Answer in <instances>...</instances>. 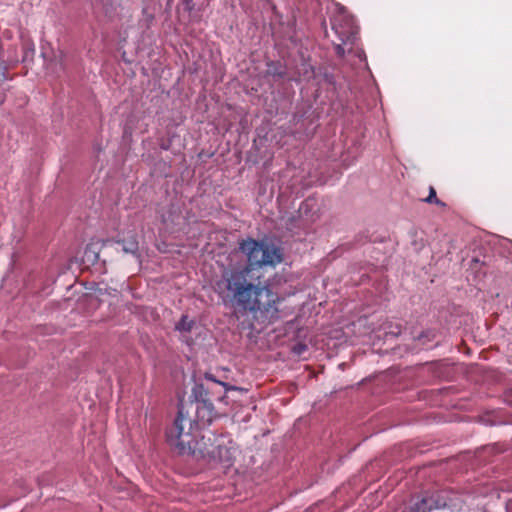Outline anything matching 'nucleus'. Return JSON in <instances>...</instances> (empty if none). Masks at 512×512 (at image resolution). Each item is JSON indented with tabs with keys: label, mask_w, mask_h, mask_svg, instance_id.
Here are the masks:
<instances>
[{
	"label": "nucleus",
	"mask_w": 512,
	"mask_h": 512,
	"mask_svg": "<svg viewBox=\"0 0 512 512\" xmlns=\"http://www.w3.org/2000/svg\"><path fill=\"white\" fill-rule=\"evenodd\" d=\"M252 259L247 258L249 265L241 270L231 271L225 279L226 296L228 302L235 310L251 312L253 319L260 325L267 326L282 318L279 308L283 301L267 287L254 283L250 274L253 272ZM259 267L275 266L285 262L286 258H254Z\"/></svg>",
	"instance_id": "f257e3e1"
},
{
	"label": "nucleus",
	"mask_w": 512,
	"mask_h": 512,
	"mask_svg": "<svg viewBox=\"0 0 512 512\" xmlns=\"http://www.w3.org/2000/svg\"><path fill=\"white\" fill-rule=\"evenodd\" d=\"M183 401L178 404V412L172 425L166 429V442L181 456H192L196 460L222 463L230 466L233 451L226 445L227 436L216 434L210 429L202 430L206 424L193 421L189 412L185 413Z\"/></svg>",
	"instance_id": "f03ea898"
},
{
	"label": "nucleus",
	"mask_w": 512,
	"mask_h": 512,
	"mask_svg": "<svg viewBox=\"0 0 512 512\" xmlns=\"http://www.w3.org/2000/svg\"><path fill=\"white\" fill-rule=\"evenodd\" d=\"M208 383H195L191 390L190 407L195 406V417L193 421L210 424L219 416L215 403H223L228 405L227 392L230 390H238L239 388L228 383L215 379L213 375H206Z\"/></svg>",
	"instance_id": "7ed1b4c3"
},
{
	"label": "nucleus",
	"mask_w": 512,
	"mask_h": 512,
	"mask_svg": "<svg viewBox=\"0 0 512 512\" xmlns=\"http://www.w3.org/2000/svg\"><path fill=\"white\" fill-rule=\"evenodd\" d=\"M330 21L338 38V42L333 41L335 52L338 57L343 58L346 53L344 46L349 45L351 50L357 40L358 26L354 17L342 9L336 11Z\"/></svg>",
	"instance_id": "20e7f679"
},
{
	"label": "nucleus",
	"mask_w": 512,
	"mask_h": 512,
	"mask_svg": "<svg viewBox=\"0 0 512 512\" xmlns=\"http://www.w3.org/2000/svg\"><path fill=\"white\" fill-rule=\"evenodd\" d=\"M445 503H441L434 495L418 496L408 507V512H430L434 509L443 507Z\"/></svg>",
	"instance_id": "39448f33"
},
{
	"label": "nucleus",
	"mask_w": 512,
	"mask_h": 512,
	"mask_svg": "<svg viewBox=\"0 0 512 512\" xmlns=\"http://www.w3.org/2000/svg\"><path fill=\"white\" fill-rule=\"evenodd\" d=\"M259 242L262 256H282L281 240L277 236L266 234Z\"/></svg>",
	"instance_id": "423d86ee"
},
{
	"label": "nucleus",
	"mask_w": 512,
	"mask_h": 512,
	"mask_svg": "<svg viewBox=\"0 0 512 512\" xmlns=\"http://www.w3.org/2000/svg\"><path fill=\"white\" fill-rule=\"evenodd\" d=\"M261 243L251 237L239 241V251L245 256H252L254 253L261 251Z\"/></svg>",
	"instance_id": "0eeeda50"
},
{
	"label": "nucleus",
	"mask_w": 512,
	"mask_h": 512,
	"mask_svg": "<svg viewBox=\"0 0 512 512\" xmlns=\"http://www.w3.org/2000/svg\"><path fill=\"white\" fill-rule=\"evenodd\" d=\"M111 243L112 240L110 239L91 238L90 242L86 246L85 253L93 256H99L102 249Z\"/></svg>",
	"instance_id": "6e6552de"
},
{
	"label": "nucleus",
	"mask_w": 512,
	"mask_h": 512,
	"mask_svg": "<svg viewBox=\"0 0 512 512\" xmlns=\"http://www.w3.org/2000/svg\"><path fill=\"white\" fill-rule=\"evenodd\" d=\"M194 326V320H190L188 315H182L180 320L175 324V330L180 333H190Z\"/></svg>",
	"instance_id": "1a4fd4ad"
},
{
	"label": "nucleus",
	"mask_w": 512,
	"mask_h": 512,
	"mask_svg": "<svg viewBox=\"0 0 512 512\" xmlns=\"http://www.w3.org/2000/svg\"><path fill=\"white\" fill-rule=\"evenodd\" d=\"M8 79H10L8 77V68L4 62L0 61V105H2L6 100V91L2 88V85Z\"/></svg>",
	"instance_id": "9d476101"
},
{
	"label": "nucleus",
	"mask_w": 512,
	"mask_h": 512,
	"mask_svg": "<svg viewBox=\"0 0 512 512\" xmlns=\"http://www.w3.org/2000/svg\"><path fill=\"white\" fill-rule=\"evenodd\" d=\"M424 202L426 203H429V204H436L440 207H445L446 204L444 202H442L441 200H439L436 196V190L434 189L433 186H430L429 187V195L423 199Z\"/></svg>",
	"instance_id": "9b49d317"
},
{
	"label": "nucleus",
	"mask_w": 512,
	"mask_h": 512,
	"mask_svg": "<svg viewBox=\"0 0 512 512\" xmlns=\"http://www.w3.org/2000/svg\"><path fill=\"white\" fill-rule=\"evenodd\" d=\"M436 338V332L432 329H427L425 331H422L419 336L417 337L418 340L422 341L423 344L425 343V340L427 341H433Z\"/></svg>",
	"instance_id": "f8f14e48"
},
{
	"label": "nucleus",
	"mask_w": 512,
	"mask_h": 512,
	"mask_svg": "<svg viewBox=\"0 0 512 512\" xmlns=\"http://www.w3.org/2000/svg\"><path fill=\"white\" fill-rule=\"evenodd\" d=\"M72 260H74L73 262L74 263H77L79 265H85V266H88L89 264L91 265H95L98 263V261L101 259V258H84V257H81V258H71Z\"/></svg>",
	"instance_id": "ddd939ff"
},
{
	"label": "nucleus",
	"mask_w": 512,
	"mask_h": 512,
	"mask_svg": "<svg viewBox=\"0 0 512 512\" xmlns=\"http://www.w3.org/2000/svg\"><path fill=\"white\" fill-rule=\"evenodd\" d=\"M308 349L305 343L298 342L292 348V352L297 355H302Z\"/></svg>",
	"instance_id": "4468645a"
},
{
	"label": "nucleus",
	"mask_w": 512,
	"mask_h": 512,
	"mask_svg": "<svg viewBox=\"0 0 512 512\" xmlns=\"http://www.w3.org/2000/svg\"><path fill=\"white\" fill-rule=\"evenodd\" d=\"M184 2H185V4H186L187 9H188L189 11H191V10H192V8H193V7H192V0H185Z\"/></svg>",
	"instance_id": "2eb2a0df"
},
{
	"label": "nucleus",
	"mask_w": 512,
	"mask_h": 512,
	"mask_svg": "<svg viewBox=\"0 0 512 512\" xmlns=\"http://www.w3.org/2000/svg\"><path fill=\"white\" fill-rule=\"evenodd\" d=\"M274 75H277L278 77H283L284 76V71H275L273 72Z\"/></svg>",
	"instance_id": "dca6fc26"
},
{
	"label": "nucleus",
	"mask_w": 512,
	"mask_h": 512,
	"mask_svg": "<svg viewBox=\"0 0 512 512\" xmlns=\"http://www.w3.org/2000/svg\"><path fill=\"white\" fill-rule=\"evenodd\" d=\"M102 266H103V270L101 271V273H105V268H104V266H105V261H103V262H102Z\"/></svg>",
	"instance_id": "f3484780"
},
{
	"label": "nucleus",
	"mask_w": 512,
	"mask_h": 512,
	"mask_svg": "<svg viewBox=\"0 0 512 512\" xmlns=\"http://www.w3.org/2000/svg\"><path fill=\"white\" fill-rule=\"evenodd\" d=\"M473 261L478 263L479 262V258H473Z\"/></svg>",
	"instance_id": "a211bd4d"
}]
</instances>
